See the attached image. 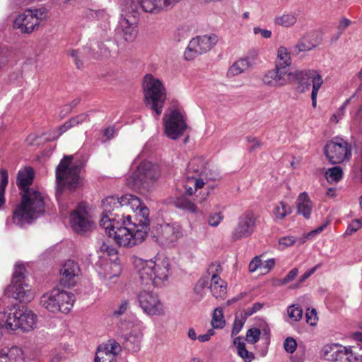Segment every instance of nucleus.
Listing matches in <instances>:
<instances>
[{"mask_svg":"<svg viewBox=\"0 0 362 362\" xmlns=\"http://www.w3.org/2000/svg\"><path fill=\"white\" fill-rule=\"evenodd\" d=\"M122 209H131L134 215L135 221H132L130 215L124 216L121 225L117 228L116 243L120 246L133 247L141 244L146 239L149 230V210L139 197L128 194L121 197Z\"/></svg>","mask_w":362,"mask_h":362,"instance_id":"f257e3e1","label":"nucleus"},{"mask_svg":"<svg viewBox=\"0 0 362 362\" xmlns=\"http://www.w3.org/2000/svg\"><path fill=\"white\" fill-rule=\"evenodd\" d=\"M34 178V171L30 167L18 170L16 185L21 190V202L13 213V222L21 227L31 224L45 212V197L39 190L29 188Z\"/></svg>","mask_w":362,"mask_h":362,"instance_id":"f03ea898","label":"nucleus"},{"mask_svg":"<svg viewBox=\"0 0 362 362\" xmlns=\"http://www.w3.org/2000/svg\"><path fill=\"white\" fill-rule=\"evenodd\" d=\"M134 267L144 285L162 286L170 276V265L168 257L156 256L149 260L133 259Z\"/></svg>","mask_w":362,"mask_h":362,"instance_id":"7ed1b4c3","label":"nucleus"},{"mask_svg":"<svg viewBox=\"0 0 362 362\" xmlns=\"http://www.w3.org/2000/svg\"><path fill=\"white\" fill-rule=\"evenodd\" d=\"M37 320V315L26 307L0 312V325L7 331L28 332L36 328Z\"/></svg>","mask_w":362,"mask_h":362,"instance_id":"20e7f679","label":"nucleus"},{"mask_svg":"<svg viewBox=\"0 0 362 362\" xmlns=\"http://www.w3.org/2000/svg\"><path fill=\"white\" fill-rule=\"evenodd\" d=\"M73 159V156H64L56 168L57 196L65 189L72 192L80 186L79 174L84 163L74 162Z\"/></svg>","mask_w":362,"mask_h":362,"instance_id":"39448f33","label":"nucleus"},{"mask_svg":"<svg viewBox=\"0 0 362 362\" xmlns=\"http://www.w3.org/2000/svg\"><path fill=\"white\" fill-rule=\"evenodd\" d=\"M103 211L100 220V225L103 227L109 237H112L116 242V235L117 228L123 227L121 225L124 218L121 203V197H107L102 202Z\"/></svg>","mask_w":362,"mask_h":362,"instance_id":"423d86ee","label":"nucleus"},{"mask_svg":"<svg viewBox=\"0 0 362 362\" xmlns=\"http://www.w3.org/2000/svg\"><path fill=\"white\" fill-rule=\"evenodd\" d=\"M142 88L144 103L157 117L162 113L167 98V90L164 83L151 74H146L143 78Z\"/></svg>","mask_w":362,"mask_h":362,"instance_id":"0eeeda50","label":"nucleus"},{"mask_svg":"<svg viewBox=\"0 0 362 362\" xmlns=\"http://www.w3.org/2000/svg\"><path fill=\"white\" fill-rule=\"evenodd\" d=\"M75 302L74 293L69 291L54 288L45 293L41 297L40 305L52 313H68Z\"/></svg>","mask_w":362,"mask_h":362,"instance_id":"6e6552de","label":"nucleus"},{"mask_svg":"<svg viewBox=\"0 0 362 362\" xmlns=\"http://www.w3.org/2000/svg\"><path fill=\"white\" fill-rule=\"evenodd\" d=\"M160 176L158 165L148 161H144L137 167L136 172L129 178V183L135 189L149 190Z\"/></svg>","mask_w":362,"mask_h":362,"instance_id":"1a4fd4ad","label":"nucleus"},{"mask_svg":"<svg viewBox=\"0 0 362 362\" xmlns=\"http://www.w3.org/2000/svg\"><path fill=\"white\" fill-rule=\"evenodd\" d=\"M47 17V10L45 8L26 9L18 14L13 21V27L23 34H31L37 29L41 21Z\"/></svg>","mask_w":362,"mask_h":362,"instance_id":"9d476101","label":"nucleus"},{"mask_svg":"<svg viewBox=\"0 0 362 362\" xmlns=\"http://www.w3.org/2000/svg\"><path fill=\"white\" fill-rule=\"evenodd\" d=\"M185 230L177 222L163 223L156 226L153 238L162 247L174 246L182 238Z\"/></svg>","mask_w":362,"mask_h":362,"instance_id":"9b49d317","label":"nucleus"},{"mask_svg":"<svg viewBox=\"0 0 362 362\" xmlns=\"http://www.w3.org/2000/svg\"><path fill=\"white\" fill-rule=\"evenodd\" d=\"M257 225V216L252 210L243 212L237 219L230 237L233 241L246 239L255 231Z\"/></svg>","mask_w":362,"mask_h":362,"instance_id":"f8f14e48","label":"nucleus"},{"mask_svg":"<svg viewBox=\"0 0 362 362\" xmlns=\"http://www.w3.org/2000/svg\"><path fill=\"white\" fill-rule=\"evenodd\" d=\"M324 150L326 157L333 164L349 160L351 157L350 144L341 137H334L328 141Z\"/></svg>","mask_w":362,"mask_h":362,"instance_id":"ddd939ff","label":"nucleus"},{"mask_svg":"<svg viewBox=\"0 0 362 362\" xmlns=\"http://www.w3.org/2000/svg\"><path fill=\"white\" fill-rule=\"evenodd\" d=\"M137 300L144 313L148 316H164L166 314L163 303L159 296L153 291H141L137 293Z\"/></svg>","mask_w":362,"mask_h":362,"instance_id":"4468645a","label":"nucleus"},{"mask_svg":"<svg viewBox=\"0 0 362 362\" xmlns=\"http://www.w3.org/2000/svg\"><path fill=\"white\" fill-rule=\"evenodd\" d=\"M163 120L165 133L171 139L180 137L187 127L184 112L181 109H171Z\"/></svg>","mask_w":362,"mask_h":362,"instance_id":"2eb2a0df","label":"nucleus"},{"mask_svg":"<svg viewBox=\"0 0 362 362\" xmlns=\"http://www.w3.org/2000/svg\"><path fill=\"white\" fill-rule=\"evenodd\" d=\"M322 356L333 362H361L362 356L354 353L351 346L339 344H327L322 350Z\"/></svg>","mask_w":362,"mask_h":362,"instance_id":"dca6fc26","label":"nucleus"},{"mask_svg":"<svg viewBox=\"0 0 362 362\" xmlns=\"http://www.w3.org/2000/svg\"><path fill=\"white\" fill-rule=\"evenodd\" d=\"M217 42L218 37L215 34L197 36L190 40L185 51L184 57L188 61L194 59L211 50Z\"/></svg>","mask_w":362,"mask_h":362,"instance_id":"f3484780","label":"nucleus"},{"mask_svg":"<svg viewBox=\"0 0 362 362\" xmlns=\"http://www.w3.org/2000/svg\"><path fill=\"white\" fill-rule=\"evenodd\" d=\"M119 328L124 337V347L129 351L136 352L140 349L143 334L133 322H121Z\"/></svg>","mask_w":362,"mask_h":362,"instance_id":"a211bd4d","label":"nucleus"},{"mask_svg":"<svg viewBox=\"0 0 362 362\" xmlns=\"http://www.w3.org/2000/svg\"><path fill=\"white\" fill-rule=\"evenodd\" d=\"M6 294L22 303L30 302L35 297V293L25 279L18 280L16 277L12 279L11 283L6 290Z\"/></svg>","mask_w":362,"mask_h":362,"instance_id":"6ab92c4d","label":"nucleus"},{"mask_svg":"<svg viewBox=\"0 0 362 362\" xmlns=\"http://www.w3.org/2000/svg\"><path fill=\"white\" fill-rule=\"evenodd\" d=\"M288 76L290 82H297L298 83V90L300 93H304L310 89V81L312 82V88L315 81H320V87L323 84L322 76L315 70H298L293 72H288Z\"/></svg>","mask_w":362,"mask_h":362,"instance_id":"aec40b11","label":"nucleus"},{"mask_svg":"<svg viewBox=\"0 0 362 362\" xmlns=\"http://www.w3.org/2000/svg\"><path fill=\"white\" fill-rule=\"evenodd\" d=\"M81 270L78 264L69 259L66 261L59 270V284L65 288H72L80 279Z\"/></svg>","mask_w":362,"mask_h":362,"instance_id":"412c9836","label":"nucleus"},{"mask_svg":"<svg viewBox=\"0 0 362 362\" xmlns=\"http://www.w3.org/2000/svg\"><path fill=\"white\" fill-rule=\"evenodd\" d=\"M70 224L71 228L77 233H84L91 229L93 222L84 205L79 204L71 213Z\"/></svg>","mask_w":362,"mask_h":362,"instance_id":"4be33fe9","label":"nucleus"},{"mask_svg":"<svg viewBox=\"0 0 362 362\" xmlns=\"http://www.w3.org/2000/svg\"><path fill=\"white\" fill-rule=\"evenodd\" d=\"M182 0H137L142 10L146 13L158 14L172 9Z\"/></svg>","mask_w":362,"mask_h":362,"instance_id":"5701e85b","label":"nucleus"},{"mask_svg":"<svg viewBox=\"0 0 362 362\" xmlns=\"http://www.w3.org/2000/svg\"><path fill=\"white\" fill-rule=\"evenodd\" d=\"M288 72L276 65L275 69L268 71L262 78L263 83L270 87H281L290 82Z\"/></svg>","mask_w":362,"mask_h":362,"instance_id":"b1692460","label":"nucleus"},{"mask_svg":"<svg viewBox=\"0 0 362 362\" xmlns=\"http://www.w3.org/2000/svg\"><path fill=\"white\" fill-rule=\"evenodd\" d=\"M121 351L120 345L113 341L100 344L95 353V361L99 362H115L116 356Z\"/></svg>","mask_w":362,"mask_h":362,"instance_id":"393cba45","label":"nucleus"},{"mask_svg":"<svg viewBox=\"0 0 362 362\" xmlns=\"http://www.w3.org/2000/svg\"><path fill=\"white\" fill-rule=\"evenodd\" d=\"M136 25L134 21L122 17L115 29L116 34L127 42H132L137 35Z\"/></svg>","mask_w":362,"mask_h":362,"instance_id":"a878e982","label":"nucleus"},{"mask_svg":"<svg viewBox=\"0 0 362 362\" xmlns=\"http://www.w3.org/2000/svg\"><path fill=\"white\" fill-rule=\"evenodd\" d=\"M255 64V57L247 55L235 62L228 69L227 76L234 77L244 73Z\"/></svg>","mask_w":362,"mask_h":362,"instance_id":"bb28decb","label":"nucleus"},{"mask_svg":"<svg viewBox=\"0 0 362 362\" xmlns=\"http://www.w3.org/2000/svg\"><path fill=\"white\" fill-rule=\"evenodd\" d=\"M121 266L115 262L109 260H101L97 264L98 274L105 279H112L118 276L121 273Z\"/></svg>","mask_w":362,"mask_h":362,"instance_id":"cd10ccee","label":"nucleus"},{"mask_svg":"<svg viewBox=\"0 0 362 362\" xmlns=\"http://www.w3.org/2000/svg\"><path fill=\"white\" fill-rule=\"evenodd\" d=\"M296 203L298 213L305 218L309 219L313 206L308 194L305 192L300 193L297 198Z\"/></svg>","mask_w":362,"mask_h":362,"instance_id":"c85d7f7f","label":"nucleus"},{"mask_svg":"<svg viewBox=\"0 0 362 362\" xmlns=\"http://www.w3.org/2000/svg\"><path fill=\"white\" fill-rule=\"evenodd\" d=\"M210 291L216 299H224L227 295V284L219 276L211 278Z\"/></svg>","mask_w":362,"mask_h":362,"instance_id":"c756f323","label":"nucleus"},{"mask_svg":"<svg viewBox=\"0 0 362 362\" xmlns=\"http://www.w3.org/2000/svg\"><path fill=\"white\" fill-rule=\"evenodd\" d=\"M206 162L202 158H194L192 159L187 166V174L194 175L195 177L203 175L206 170Z\"/></svg>","mask_w":362,"mask_h":362,"instance_id":"7c9ffc66","label":"nucleus"},{"mask_svg":"<svg viewBox=\"0 0 362 362\" xmlns=\"http://www.w3.org/2000/svg\"><path fill=\"white\" fill-rule=\"evenodd\" d=\"M21 356V351L16 346L4 348L0 351V362H18Z\"/></svg>","mask_w":362,"mask_h":362,"instance_id":"2f4dec72","label":"nucleus"},{"mask_svg":"<svg viewBox=\"0 0 362 362\" xmlns=\"http://www.w3.org/2000/svg\"><path fill=\"white\" fill-rule=\"evenodd\" d=\"M98 48H96V50L93 52L90 49V45L88 47L83 48L82 50H71L70 52V55L74 58L75 64L78 69H80L82 66V62H81V59H93V54L96 53L98 51Z\"/></svg>","mask_w":362,"mask_h":362,"instance_id":"473e14b6","label":"nucleus"},{"mask_svg":"<svg viewBox=\"0 0 362 362\" xmlns=\"http://www.w3.org/2000/svg\"><path fill=\"white\" fill-rule=\"evenodd\" d=\"M204 185V182L194 175L187 174V180L184 185L186 192L189 195L193 194L197 189L202 188Z\"/></svg>","mask_w":362,"mask_h":362,"instance_id":"72a5a7b5","label":"nucleus"},{"mask_svg":"<svg viewBox=\"0 0 362 362\" xmlns=\"http://www.w3.org/2000/svg\"><path fill=\"white\" fill-rule=\"evenodd\" d=\"M96 48H98V51L95 54H93V59H101L104 57H107L110 54V51L108 47L104 45L103 42H99L95 40H93L90 41V49L95 52Z\"/></svg>","mask_w":362,"mask_h":362,"instance_id":"f704fd0d","label":"nucleus"},{"mask_svg":"<svg viewBox=\"0 0 362 362\" xmlns=\"http://www.w3.org/2000/svg\"><path fill=\"white\" fill-rule=\"evenodd\" d=\"M173 204L179 209L194 214L197 212V206L185 196H180L173 200Z\"/></svg>","mask_w":362,"mask_h":362,"instance_id":"c9c22d12","label":"nucleus"},{"mask_svg":"<svg viewBox=\"0 0 362 362\" xmlns=\"http://www.w3.org/2000/svg\"><path fill=\"white\" fill-rule=\"evenodd\" d=\"M8 183V175L6 169L0 170V210L6 204L5 191Z\"/></svg>","mask_w":362,"mask_h":362,"instance_id":"e433bc0d","label":"nucleus"},{"mask_svg":"<svg viewBox=\"0 0 362 362\" xmlns=\"http://www.w3.org/2000/svg\"><path fill=\"white\" fill-rule=\"evenodd\" d=\"M297 18L293 13H284L281 16H276L274 22L276 25L282 27H291L296 24Z\"/></svg>","mask_w":362,"mask_h":362,"instance_id":"4c0bfd02","label":"nucleus"},{"mask_svg":"<svg viewBox=\"0 0 362 362\" xmlns=\"http://www.w3.org/2000/svg\"><path fill=\"white\" fill-rule=\"evenodd\" d=\"M278 62L276 65H279V67L285 69L286 67L290 66L291 59L290 53L285 47H280L277 51Z\"/></svg>","mask_w":362,"mask_h":362,"instance_id":"58836bf2","label":"nucleus"},{"mask_svg":"<svg viewBox=\"0 0 362 362\" xmlns=\"http://www.w3.org/2000/svg\"><path fill=\"white\" fill-rule=\"evenodd\" d=\"M291 212L292 209L284 202H281L274 208L273 215L276 220H282Z\"/></svg>","mask_w":362,"mask_h":362,"instance_id":"ea45409f","label":"nucleus"},{"mask_svg":"<svg viewBox=\"0 0 362 362\" xmlns=\"http://www.w3.org/2000/svg\"><path fill=\"white\" fill-rule=\"evenodd\" d=\"M343 176V170L340 166L329 168L325 173V177L328 182L334 183L339 182Z\"/></svg>","mask_w":362,"mask_h":362,"instance_id":"a19ab883","label":"nucleus"},{"mask_svg":"<svg viewBox=\"0 0 362 362\" xmlns=\"http://www.w3.org/2000/svg\"><path fill=\"white\" fill-rule=\"evenodd\" d=\"M226 324V321L223 317V310L220 308H217L214 310L212 320H211V325L214 329H222Z\"/></svg>","mask_w":362,"mask_h":362,"instance_id":"79ce46f5","label":"nucleus"},{"mask_svg":"<svg viewBox=\"0 0 362 362\" xmlns=\"http://www.w3.org/2000/svg\"><path fill=\"white\" fill-rule=\"evenodd\" d=\"M208 284V281L205 278H201L194 287V294L195 295V300L200 301L204 296L205 288Z\"/></svg>","mask_w":362,"mask_h":362,"instance_id":"37998d69","label":"nucleus"},{"mask_svg":"<svg viewBox=\"0 0 362 362\" xmlns=\"http://www.w3.org/2000/svg\"><path fill=\"white\" fill-rule=\"evenodd\" d=\"M316 47V44L311 42L306 37H303L295 46V49H297L298 52H306L313 49Z\"/></svg>","mask_w":362,"mask_h":362,"instance_id":"c03bdc74","label":"nucleus"},{"mask_svg":"<svg viewBox=\"0 0 362 362\" xmlns=\"http://www.w3.org/2000/svg\"><path fill=\"white\" fill-rule=\"evenodd\" d=\"M287 313L289 318L295 322L299 321L303 317V310L296 305L288 306Z\"/></svg>","mask_w":362,"mask_h":362,"instance_id":"a18cd8bd","label":"nucleus"},{"mask_svg":"<svg viewBox=\"0 0 362 362\" xmlns=\"http://www.w3.org/2000/svg\"><path fill=\"white\" fill-rule=\"evenodd\" d=\"M260 334V330L257 328L250 329L246 334V340L250 344H255L259 341Z\"/></svg>","mask_w":362,"mask_h":362,"instance_id":"49530a36","label":"nucleus"},{"mask_svg":"<svg viewBox=\"0 0 362 362\" xmlns=\"http://www.w3.org/2000/svg\"><path fill=\"white\" fill-rule=\"evenodd\" d=\"M246 318L247 317H245V316L241 317L240 318L235 317L231 332L232 336L236 335L240 332L245 322Z\"/></svg>","mask_w":362,"mask_h":362,"instance_id":"de8ad7c7","label":"nucleus"},{"mask_svg":"<svg viewBox=\"0 0 362 362\" xmlns=\"http://www.w3.org/2000/svg\"><path fill=\"white\" fill-rule=\"evenodd\" d=\"M296 238L293 236H284L279 238V244L281 250L296 244Z\"/></svg>","mask_w":362,"mask_h":362,"instance_id":"09e8293b","label":"nucleus"},{"mask_svg":"<svg viewBox=\"0 0 362 362\" xmlns=\"http://www.w3.org/2000/svg\"><path fill=\"white\" fill-rule=\"evenodd\" d=\"M223 218V216L221 212L211 214L208 218V224L212 227H217Z\"/></svg>","mask_w":362,"mask_h":362,"instance_id":"8fccbe9b","label":"nucleus"},{"mask_svg":"<svg viewBox=\"0 0 362 362\" xmlns=\"http://www.w3.org/2000/svg\"><path fill=\"white\" fill-rule=\"evenodd\" d=\"M297 347L296 341L293 337H287L284 342V348L287 353L293 354Z\"/></svg>","mask_w":362,"mask_h":362,"instance_id":"3c124183","label":"nucleus"},{"mask_svg":"<svg viewBox=\"0 0 362 362\" xmlns=\"http://www.w3.org/2000/svg\"><path fill=\"white\" fill-rule=\"evenodd\" d=\"M129 308V303L127 300H123L121 301L119 307L115 310L113 312L114 316H120L124 314L127 310Z\"/></svg>","mask_w":362,"mask_h":362,"instance_id":"603ef678","label":"nucleus"},{"mask_svg":"<svg viewBox=\"0 0 362 362\" xmlns=\"http://www.w3.org/2000/svg\"><path fill=\"white\" fill-rule=\"evenodd\" d=\"M25 272V269L23 264H16L15 266V269H14V272H13L12 279H15L16 277V279L18 280L25 279V277L24 276Z\"/></svg>","mask_w":362,"mask_h":362,"instance_id":"864d4df0","label":"nucleus"},{"mask_svg":"<svg viewBox=\"0 0 362 362\" xmlns=\"http://www.w3.org/2000/svg\"><path fill=\"white\" fill-rule=\"evenodd\" d=\"M70 123L71 124L72 127L77 126L80 124H82L85 122L88 121V115L86 113L80 114L76 117H74L71 118L69 120Z\"/></svg>","mask_w":362,"mask_h":362,"instance_id":"5fc2aeb1","label":"nucleus"},{"mask_svg":"<svg viewBox=\"0 0 362 362\" xmlns=\"http://www.w3.org/2000/svg\"><path fill=\"white\" fill-rule=\"evenodd\" d=\"M305 317L307 322L311 326H314L317 324V317L315 309H308L305 313Z\"/></svg>","mask_w":362,"mask_h":362,"instance_id":"6e6d98bb","label":"nucleus"},{"mask_svg":"<svg viewBox=\"0 0 362 362\" xmlns=\"http://www.w3.org/2000/svg\"><path fill=\"white\" fill-rule=\"evenodd\" d=\"M320 81H315L313 84V87L312 88L311 93V100H312V105L313 107H316L317 106V97L318 94V91L320 89Z\"/></svg>","mask_w":362,"mask_h":362,"instance_id":"4d7b16f0","label":"nucleus"},{"mask_svg":"<svg viewBox=\"0 0 362 362\" xmlns=\"http://www.w3.org/2000/svg\"><path fill=\"white\" fill-rule=\"evenodd\" d=\"M263 308V304L261 303H255L251 307L247 308L244 311L245 317H250L253 314L256 313L257 311L260 310Z\"/></svg>","mask_w":362,"mask_h":362,"instance_id":"13d9d810","label":"nucleus"},{"mask_svg":"<svg viewBox=\"0 0 362 362\" xmlns=\"http://www.w3.org/2000/svg\"><path fill=\"white\" fill-rule=\"evenodd\" d=\"M345 111L344 107H340L330 117L329 122L332 124L338 123L344 117Z\"/></svg>","mask_w":362,"mask_h":362,"instance_id":"bf43d9fd","label":"nucleus"},{"mask_svg":"<svg viewBox=\"0 0 362 362\" xmlns=\"http://www.w3.org/2000/svg\"><path fill=\"white\" fill-rule=\"evenodd\" d=\"M238 355L245 361V362H251L255 356L252 352L248 351L245 347L240 348V350L238 351Z\"/></svg>","mask_w":362,"mask_h":362,"instance_id":"052dcab7","label":"nucleus"},{"mask_svg":"<svg viewBox=\"0 0 362 362\" xmlns=\"http://www.w3.org/2000/svg\"><path fill=\"white\" fill-rule=\"evenodd\" d=\"M221 272L222 267L221 264L217 262L211 263L207 269L209 275H211V277H213V275L218 276V274H220Z\"/></svg>","mask_w":362,"mask_h":362,"instance_id":"680f3d73","label":"nucleus"},{"mask_svg":"<svg viewBox=\"0 0 362 362\" xmlns=\"http://www.w3.org/2000/svg\"><path fill=\"white\" fill-rule=\"evenodd\" d=\"M262 262L259 257H255L249 264V271L255 272L258 268H262Z\"/></svg>","mask_w":362,"mask_h":362,"instance_id":"e2e57ef3","label":"nucleus"},{"mask_svg":"<svg viewBox=\"0 0 362 362\" xmlns=\"http://www.w3.org/2000/svg\"><path fill=\"white\" fill-rule=\"evenodd\" d=\"M71 124L68 120L66 121L63 125L59 127V129L57 131L54 132V136L52 139H56L59 138L63 133L66 132L68 129L71 128Z\"/></svg>","mask_w":362,"mask_h":362,"instance_id":"0e129e2a","label":"nucleus"},{"mask_svg":"<svg viewBox=\"0 0 362 362\" xmlns=\"http://www.w3.org/2000/svg\"><path fill=\"white\" fill-rule=\"evenodd\" d=\"M298 270L297 268L292 269L288 274L281 279V284H286L291 281H292L298 275Z\"/></svg>","mask_w":362,"mask_h":362,"instance_id":"69168bd1","label":"nucleus"},{"mask_svg":"<svg viewBox=\"0 0 362 362\" xmlns=\"http://www.w3.org/2000/svg\"><path fill=\"white\" fill-rule=\"evenodd\" d=\"M253 33L255 35H260L261 37L264 39H269L272 37V32L270 30L259 27H255L253 28Z\"/></svg>","mask_w":362,"mask_h":362,"instance_id":"338daca9","label":"nucleus"},{"mask_svg":"<svg viewBox=\"0 0 362 362\" xmlns=\"http://www.w3.org/2000/svg\"><path fill=\"white\" fill-rule=\"evenodd\" d=\"M351 24V21L347 18H342L339 23L338 25V35L336 37V40H337L341 35L343 33L344 30Z\"/></svg>","mask_w":362,"mask_h":362,"instance_id":"774afa93","label":"nucleus"}]
</instances>
